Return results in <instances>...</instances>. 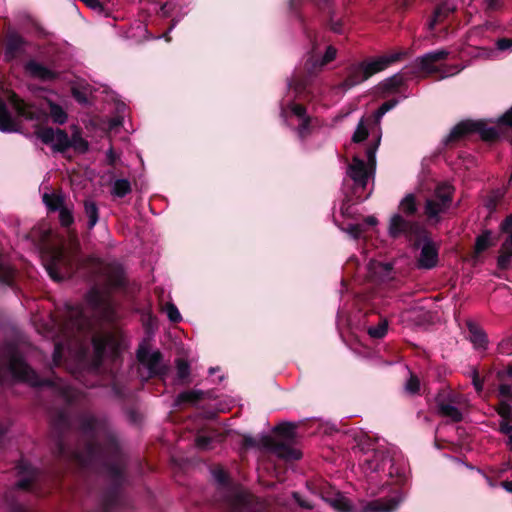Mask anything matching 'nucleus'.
<instances>
[{
  "label": "nucleus",
  "mask_w": 512,
  "mask_h": 512,
  "mask_svg": "<svg viewBox=\"0 0 512 512\" xmlns=\"http://www.w3.org/2000/svg\"><path fill=\"white\" fill-rule=\"evenodd\" d=\"M295 429L296 425L292 423H282L274 429L275 436L263 435L258 441L245 437L244 443L249 447H261L285 460H297L301 453L293 447Z\"/></svg>",
  "instance_id": "f257e3e1"
},
{
  "label": "nucleus",
  "mask_w": 512,
  "mask_h": 512,
  "mask_svg": "<svg viewBox=\"0 0 512 512\" xmlns=\"http://www.w3.org/2000/svg\"><path fill=\"white\" fill-rule=\"evenodd\" d=\"M450 52L447 49H438L425 53L414 60V66L426 75L440 73L441 78L450 77L460 73L465 66H442L441 63L448 58Z\"/></svg>",
  "instance_id": "f03ea898"
},
{
  "label": "nucleus",
  "mask_w": 512,
  "mask_h": 512,
  "mask_svg": "<svg viewBox=\"0 0 512 512\" xmlns=\"http://www.w3.org/2000/svg\"><path fill=\"white\" fill-rule=\"evenodd\" d=\"M42 259L46 271L55 281H61L72 273L74 258L64 249L50 247L43 251Z\"/></svg>",
  "instance_id": "7ed1b4c3"
},
{
  "label": "nucleus",
  "mask_w": 512,
  "mask_h": 512,
  "mask_svg": "<svg viewBox=\"0 0 512 512\" xmlns=\"http://www.w3.org/2000/svg\"><path fill=\"white\" fill-rule=\"evenodd\" d=\"M453 192L454 188L448 183L437 185L433 194L426 200V215L431 219H437L440 214L445 213L452 204Z\"/></svg>",
  "instance_id": "20e7f679"
},
{
  "label": "nucleus",
  "mask_w": 512,
  "mask_h": 512,
  "mask_svg": "<svg viewBox=\"0 0 512 512\" xmlns=\"http://www.w3.org/2000/svg\"><path fill=\"white\" fill-rule=\"evenodd\" d=\"M376 149L377 146L367 149V163L358 157H354L352 163L349 165L347 174L354 181L356 186L365 188L370 176H372L376 164Z\"/></svg>",
  "instance_id": "39448f33"
},
{
  "label": "nucleus",
  "mask_w": 512,
  "mask_h": 512,
  "mask_svg": "<svg viewBox=\"0 0 512 512\" xmlns=\"http://www.w3.org/2000/svg\"><path fill=\"white\" fill-rule=\"evenodd\" d=\"M474 132L478 133L484 140H492L498 134L495 128L487 127L482 121L465 120L453 127L445 142L457 141Z\"/></svg>",
  "instance_id": "423d86ee"
},
{
  "label": "nucleus",
  "mask_w": 512,
  "mask_h": 512,
  "mask_svg": "<svg viewBox=\"0 0 512 512\" xmlns=\"http://www.w3.org/2000/svg\"><path fill=\"white\" fill-rule=\"evenodd\" d=\"M0 90L3 91L4 96L20 116L25 118H32L31 113L27 111L26 104L21 101L14 92L8 90L4 91L2 85H0ZM14 130L15 124L6 109L4 101L0 98V131L11 132Z\"/></svg>",
  "instance_id": "0eeeda50"
},
{
  "label": "nucleus",
  "mask_w": 512,
  "mask_h": 512,
  "mask_svg": "<svg viewBox=\"0 0 512 512\" xmlns=\"http://www.w3.org/2000/svg\"><path fill=\"white\" fill-rule=\"evenodd\" d=\"M92 343L97 361H101L104 356L115 357L121 346L118 337L111 332L93 334Z\"/></svg>",
  "instance_id": "6e6552de"
},
{
  "label": "nucleus",
  "mask_w": 512,
  "mask_h": 512,
  "mask_svg": "<svg viewBox=\"0 0 512 512\" xmlns=\"http://www.w3.org/2000/svg\"><path fill=\"white\" fill-rule=\"evenodd\" d=\"M8 368L16 379L28 382L32 386L40 385L35 372L16 353L10 355Z\"/></svg>",
  "instance_id": "1a4fd4ad"
},
{
  "label": "nucleus",
  "mask_w": 512,
  "mask_h": 512,
  "mask_svg": "<svg viewBox=\"0 0 512 512\" xmlns=\"http://www.w3.org/2000/svg\"><path fill=\"white\" fill-rule=\"evenodd\" d=\"M137 358L140 364L147 369L146 378L161 374L163 371L162 356L159 351H151L141 346L137 352Z\"/></svg>",
  "instance_id": "9d476101"
},
{
  "label": "nucleus",
  "mask_w": 512,
  "mask_h": 512,
  "mask_svg": "<svg viewBox=\"0 0 512 512\" xmlns=\"http://www.w3.org/2000/svg\"><path fill=\"white\" fill-rule=\"evenodd\" d=\"M501 230L508 236L501 245L497 265L500 269L506 270L512 267V214L502 222Z\"/></svg>",
  "instance_id": "9b49d317"
},
{
  "label": "nucleus",
  "mask_w": 512,
  "mask_h": 512,
  "mask_svg": "<svg viewBox=\"0 0 512 512\" xmlns=\"http://www.w3.org/2000/svg\"><path fill=\"white\" fill-rule=\"evenodd\" d=\"M39 139L56 151H65L71 147L68 134L61 129L44 128L37 133Z\"/></svg>",
  "instance_id": "f8f14e48"
},
{
  "label": "nucleus",
  "mask_w": 512,
  "mask_h": 512,
  "mask_svg": "<svg viewBox=\"0 0 512 512\" xmlns=\"http://www.w3.org/2000/svg\"><path fill=\"white\" fill-rule=\"evenodd\" d=\"M406 55L407 52L399 51L389 55H383L368 61H363L362 64L365 68L368 78H370L372 75L385 70L393 63L400 61Z\"/></svg>",
  "instance_id": "ddd939ff"
},
{
  "label": "nucleus",
  "mask_w": 512,
  "mask_h": 512,
  "mask_svg": "<svg viewBox=\"0 0 512 512\" xmlns=\"http://www.w3.org/2000/svg\"><path fill=\"white\" fill-rule=\"evenodd\" d=\"M282 116L288 119L289 115L295 116L299 122L297 134L300 139L306 138L310 134V117L306 114V109L297 103H291L286 109H282Z\"/></svg>",
  "instance_id": "4468645a"
},
{
  "label": "nucleus",
  "mask_w": 512,
  "mask_h": 512,
  "mask_svg": "<svg viewBox=\"0 0 512 512\" xmlns=\"http://www.w3.org/2000/svg\"><path fill=\"white\" fill-rule=\"evenodd\" d=\"M88 305L97 313L101 314L104 318H111V303L107 292L100 291L93 288L87 295Z\"/></svg>",
  "instance_id": "2eb2a0df"
},
{
  "label": "nucleus",
  "mask_w": 512,
  "mask_h": 512,
  "mask_svg": "<svg viewBox=\"0 0 512 512\" xmlns=\"http://www.w3.org/2000/svg\"><path fill=\"white\" fill-rule=\"evenodd\" d=\"M417 230L418 225L416 223L404 219L399 214L393 215L390 219L388 232L391 237H411Z\"/></svg>",
  "instance_id": "dca6fc26"
},
{
  "label": "nucleus",
  "mask_w": 512,
  "mask_h": 512,
  "mask_svg": "<svg viewBox=\"0 0 512 512\" xmlns=\"http://www.w3.org/2000/svg\"><path fill=\"white\" fill-rule=\"evenodd\" d=\"M461 404V397L450 394L447 400L438 401V410L441 416L454 422H459L463 418V413L458 407Z\"/></svg>",
  "instance_id": "f3484780"
},
{
  "label": "nucleus",
  "mask_w": 512,
  "mask_h": 512,
  "mask_svg": "<svg viewBox=\"0 0 512 512\" xmlns=\"http://www.w3.org/2000/svg\"><path fill=\"white\" fill-rule=\"evenodd\" d=\"M90 326L91 321L84 316L81 308L77 307L69 311L67 329L75 330L77 334H85L86 332L90 334ZM74 337L76 341H79L80 335H75Z\"/></svg>",
  "instance_id": "a211bd4d"
},
{
  "label": "nucleus",
  "mask_w": 512,
  "mask_h": 512,
  "mask_svg": "<svg viewBox=\"0 0 512 512\" xmlns=\"http://www.w3.org/2000/svg\"><path fill=\"white\" fill-rule=\"evenodd\" d=\"M437 261L438 251L436 246L431 241H424L417 260L418 267L423 269H431L436 266Z\"/></svg>",
  "instance_id": "6ab92c4d"
},
{
  "label": "nucleus",
  "mask_w": 512,
  "mask_h": 512,
  "mask_svg": "<svg viewBox=\"0 0 512 512\" xmlns=\"http://www.w3.org/2000/svg\"><path fill=\"white\" fill-rule=\"evenodd\" d=\"M403 500L400 494L393 495L388 499H376L369 502L363 512H392Z\"/></svg>",
  "instance_id": "aec40b11"
},
{
  "label": "nucleus",
  "mask_w": 512,
  "mask_h": 512,
  "mask_svg": "<svg viewBox=\"0 0 512 512\" xmlns=\"http://www.w3.org/2000/svg\"><path fill=\"white\" fill-rule=\"evenodd\" d=\"M368 76L362 62L351 65L347 70V75L344 81L341 83V87L344 90L351 89L352 87L366 81Z\"/></svg>",
  "instance_id": "412c9836"
},
{
  "label": "nucleus",
  "mask_w": 512,
  "mask_h": 512,
  "mask_svg": "<svg viewBox=\"0 0 512 512\" xmlns=\"http://www.w3.org/2000/svg\"><path fill=\"white\" fill-rule=\"evenodd\" d=\"M455 9L456 6L450 1H444L441 3L434 11L431 20L428 22V29L430 31L434 30L435 27L442 23L451 13L455 11Z\"/></svg>",
  "instance_id": "4be33fe9"
},
{
  "label": "nucleus",
  "mask_w": 512,
  "mask_h": 512,
  "mask_svg": "<svg viewBox=\"0 0 512 512\" xmlns=\"http://www.w3.org/2000/svg\"><path fill=\"white\" fill-rule=\"evenodd\" d=\"M467 326L469 337L474 347L477 349H485L488 343L485 332L472 322H468Z\"/></svg>",
  "instance_id": "5701e85b"
},
{
  "label": "nucleus",
  "mask_w": 512,
  "mask_h": 512,
  "mask_svg": "<svg viewBox=\"0 0 512 512\" xmlns=\"http://www.w3.org/2000/svg\"><path fill=\"white\" fill-rule=\"evenodd\" d=\"M25 69L31 76L42 80H51L55 77L54 72L35 61L28 62Z\"/></svg>",
  "instance_id": "b1692460"
},
{
  "label": "nucleus",
  "mask_w": 512,
  "mask_h": 512,
  "mask_svg": "<svg viewBox=\"0 0 512 512\" xmlns=\"http://www.w3.org/2000/svg\"><path fill=\"white\" fill-rule=\"evenodd\" d=\"M102 269L106 276V282L109 288H116L123 284V275L118 267L106 266Z\"/></svg>",
  "instance_id": "393cba45"
},
{
  "label": "nucleus",
  "mask_w": 512,
  "mask_h": 512,
  "mask_svg": "<svg viewBox=\"0 0 512 512\" xmlns=\"http://www.w3.org/2000/svg\"><path fill=\"white\" fill-rule=\"evenodd\" d=\"M325 501L339 512H350L352 509L349 500L340 493L325 498Z\"/></svg>",
  "instance_id": "a878e982"
},
{
  "label": "nucleus",
  "mask_w": 512,
  "mask_h": 512,
  "mask_svg": "<svg viewBox=\"0 0 512 512\" xmlns=\"http://www.w3.org/2000/svg\"><path fill=\"white\" fill-rule=\"evenodd\" d=\"M18 469H19V474L25 476V478L20 480L16 486L19 489H27L30 485V482L32 481V479L34 477L35 471L33 470V468L31 467L30 464H28L24 461H22L18 465Z\"/></svg>",
  "instance_id": "bb28decb"
},
{
  "label": "nucleus",
  "mask_w": 512,
  "mask_h": 512,
  "mask_svg": "<svg viewBox=\"0 0 512 512\" xmlns=\"http://www.w3.org/2000/svg\"><path fill=\"white\" fill-rule=\"evenodd\" d=\"M390 461V459H388V457H384L382 454H375L373 456V459H370L369 457H367L365 460H364V470L365 471H368L370 470L371 472H376L380 469H382L385 465V462H388Z\"/></svg>",
  "instance_id": "cd10ccee"
},
{
  "label": "nucleus",
  "mask_w": 512,
  "mask_h": 512,
  "mask_svg": "<svg viewBox=\"0 0 512 512\" xmlns=\"http://www.w3.org/2000/svg\"><path fill=\"white\" fill-rule=\"evenodd\" d=\"M84 209L86 216L88 217V228L92 229L98 222V207L92 200H86L84 202Z\"/></svg>",
  "instance_id": "c85d7f7f"
},
{
  "label": "nucleus",
  "mask_w": 512,
  "mask_h": 512,
  "mask_svg": "<svg viewBox=\"0 0 512 512\" xmlns=\"http://www.w3.org/2000/svg\"><path fill=\"white\" fill-rule=\"evenodd\" d=\"M43 201L45 205L52 211H58L64 207V197L60 194H48L43 195Z\"/></svg>",
  "instance_id": "c756f323"
},
{
  "label": "nucleus",
  "mask_w": 512,
  "mask_h": 512,
  "mask_svg": "<svg viewBox=\"0 0 512 512\" xmlns=\"http://www.w3.org/2000/svg\"><path fill=\"white\" fill-rule=\"evenodd\" d=\"M131 192V184L126 179H117L112 184L111 193L116 197H124Z\"/></svg>",
  "instance_id": "7c9ffc66"
},
{
  "label": "nucleus",
  "mask_w": 512,
  "mask_h": 512,
  "mask_svg": "<svg viewBox=\"0 0 512 512\" xmlns=\"http://www.w3.org/2000/svg\"><path fill=\"white\" fill-rule=\"evenodd\" d=\"M49 113L53 122L57 124H64L67 121V113L63 108L53 102H48Z\"/></svg>",
  "instance_id": "2f4dec72"
},
{
  "label": "nucleus",
  "mask_w": 512,
  "mask_h": 512,
  "mask_svg": "<svg viewBox=\"0 0 512 512\" xmlns=\"http://www.w3.org/2000/svg\"><path fill=\"white\" fill-rule=\"evenodd\" d=\"M400 210L406 215H413L417 211L416 199L413 194H407L400 202Z\"/></svg>",
  "instance_id": "473e14b6"
},
{
  "label": "nucleus",
  "mask_w": 512,
  "mask_h": 512,
  "mask_svg": "<svg viewBox=\"0 0 512 512\" xmlns=\"http://www.w3.org/2000/svg\"><path fill=\"white\" fill-rule=\"evenodd\" d=\"M388 322L385 319L379 321V323L375 326H370L367 330L370 337L375 339H380L384 337L387 333Z\"/></svg>",
  "instance_id": "72a5a7b5"
},
{
  "label": "nucleus",
  "mask_w": 512,
  "mask_h": 512,
  "mask_svg": "<svg viewBox=\"0 0 512 512\" xmlns=\"http://www.w3.org/2000/svg\"><path fill=\"white\" fill-rule=\"evenodd\" d=\"M13 275L14 270L2 257H0V281L5 284H10Z\"/></svg>",
  "instance_id": "f704fd0d"
},
{
  "label": "nucleus",
  "mask_w": 512,
  "mask_h": 512,
  "mask_svg": "<svg viewBox=\"0 0 512 512\" xmlns=\"http://www.w3.org/2000/svg\"><path fill=\"white\" fill-rule=\"evenodd\" d=\"M201 396V391H186L178 395L176 404H181L183 402L194 404L201 398Z\"/></svg>",
  "instance_id": "c9c22d12"
},
{
  "label": "nucleus",
  "mask_w": 512,
  "mask_h": 512,
  "mask_svg": "<svg viewBox=\"0 0 512 512\" xmlns=\"http://www.w3.org/2000/svg\"><path fill=\"white\" fill-rule=\"evenodd\" d=\"M22 39L16 34H12L8 37L6 55L14 56V53L21 47Z\"/></svg>",
  "instance_id": "e433bc0d"
},
{
  "label": "nucleus",
  "mask_w": 512,
  "mask_h": 512,
  "mask_svg": "<svg viewBox=\"0 0 512 512\" xmlns=\"http://www.w3.org/2000/svg\"><path fill=\"white\" fill-rule=\"evenodd\" d=\"M491 245H492L491 233L485 232L477 237L476 244H475V250L477 253H481V252L485 251Z\"/></svg>",
  "instance_id": "4c0bfd02"
},
{
  "label": "nucleus",
  "mask_w": 512,
  "mask_h": 512,
  "mask_svg": "<svg viewBox=\"0 0 512 512\" xmlns=\"http://www.w3.org/2000/svg\"><path fill=\"white\" fill-rule=\"evenodd\" d=\"M58 211H59V219L63 226L67 227L73 223L74 217H73V212H72L71 208L64 206L61 209H59Z\"/></svg>",
  "instance_id": "58836bf2"
},
{
  "label": "nucleus",
  "mask_w": 512,
  "mask_h": 512,
  "mask_svg": "<svg viewBox=\"0 0 512 512\" xmlns=\"http://www.w3.org/2000/svg\"><path fill=\"white\" fill-rule=\"evenodd\" d=\"M368 136V130L364 124V121L363 119L359 122L354 134H353V137H352V140L356 143L358 142H362L364 141Z\"/></svg>",
  "instance_id": "ea45409f"
},
{
  "label": "nucleus",
  "mask_w": 512,
  "mask_h": 512,
  "mask_svg": "<svg viewBox=\"0 0 512 512\" xmlns=\"http://www.w3.org/2000/svg\"><path fill=\"white\" fill-rule=\"evenodd\" d=\"M402 82L403 78L400 75L396 74L384 81L383 88L387 91L395 90L400 85H402Z\"/></svg>",
  "instance_id": "a19ab883"
},
{
  "label": "nucleus",
  "mask_w": 512,
  "mask_h": 512,
  "mask_svg": "<svg viewBox=\"0 0 512 512\" xmlns=\"http://www.w3.org/2000/svg\"><path fill=\"white\" fill-rule=\"evenodd\" d=\"M497 412L503 419L512 418V403L507 402L506 400H501L499 407L497 408Z\"/></svg>",
  "instance_id": "79ce46f5"
},
{
  "label": "nucleus",
  "mask_w": 512,
  "mask_h": 512,
  "mask_svg": "<svg viewBox=\"0 0 512 512\" xmlns=\"http://www.w3.org/2000/svg\"><path fill=\"white\" fill-rule=\"evenodd\" d=\"M233 512H249L247 506V496L239 494L235 503L233 504Z\"/></svg>",
  "instance_id": "37998d69"
},
{
  "label": "nucleus",
  "mask_w": 512,
  "mask_h": 512,
  "mask_svg": "<svg viewBox=\"0 0 512 512\" xmlns=\"http://www.w3.org/2000/svg\"><path fill=\"white\" fill-rule=\"evenodd\" d=\"M164 309L170 321L178 322L181 320L180 312L174 304L167 303Z\"/></svg>",
  "instance_id": "c03bdc74"
},
{
  "label": "nucleus",
  "mask_w": 512,
  "mask_h": 512,
  "mask_svg": "<svg viewBox=\"0 0 512 512\" xmlns=\"http://www.w3.org/2000/svg\"><path fill=\"white\" fill-rule=\"evenodd\" d=\"M397 105L396 100H389L384 102L379 109L376 111L375 117L377 120L381 119L388 111L393 109Z\"/></svg>",
  "instance_id": "a18cd8bd"
},
{
  "label": "nucleus",
  "mask_w": 512,
  "mask_h": 512,
  "mask_svg": "<svg viewBox=\"0 0 512 512\" xmlns=\"http://www.w3.org/2000/svg\"><path fill=\"white\" fill-rule=\"evenodd\" d=\"M71 140V146L80 152H85L88 149V143L86 140L78 135H74Z\"/></svg>",
  "instance_id": "49530a36"
},
{
  "label": "nucleus",
  "mask_w": 512,
  "mask_h": 512,
  "mask_svg": "<svg viewBox=\"0 0 512 512\" xmlns=\"http://www.w3.org/2000/svg\"><path fill=\"white\" fill-rule=\"evenodd\" d=\"M501 400H506L512 403V387L508 384H501L498 389Z\"/></svg>",
  "instance_id": "de8ad7c7"
},
{
  "label": "nucleus",
  "mask_w": 512,
  "mask_h": 512,
  "mask_svg": "<svg viewBox=\"0 0 512 512\" xmlns=\"http://www.w3.org/2000/svg\"><path fill=\"white\" fill-rule=\"evenodd\" d=\"M190 372L189 365L185 361H178L177 363V375L178 378L184 380L188 377Z\"/></svg>",
  "instance_id": "09e8293b"
},
{
  "label": "nucleus",
  "mask_w": 512,
  "mask_h": 512,
  "mask_svg": "<svg viewBox=\"0 0 512 512\" xmlns=\"http://www.w3.org/2000/svg\"><path fill=\"white\" fill-rule=\"evenodd\" d=\"M369 269L374 274H377L378 271H384L386 274H388L391 270V266L389 264H383L380 262H371L369 264Z\"/></svg>",
  "instance_id": "8fccbe9b"
},
{
  "label": "nucleus",
  "mask_w": 512,
  "mask_h": 512,
  "mask_svg": "<svg viewBox=\"0 0 512 512\" xmlns=\"http://www.w3.org/2000/svg\"><path fill=\"white\" fill-rule=\"evenodd\" d=\"M420 383L418 378L415 376H411L405 385V389L407 392L414 394L419 391Z\"/></svg>",
  "instance_id": "3c124183"
},
{
  "label": "nucleus",
  "mask_w": 512,
  "mask_h": 512,
  "mask_svg": "<svg viewBox=\"0 0 512 512\" xmlns=\"http://www.w3.org/2000/svg\"><path fill=\"white\" fill-rule=\"evenodd\" d=\"M336 53H337L336 49L334 47H332V46H329L326 49V52H325L322 60L320 61L319 66H324L327 63H329L332 60H334L335 57H336Z\"/></svg>",
  "instance_id": "603ef678"
},
{
  "label": "nucleus",
  "mask_w": 512,
  "mask_h": 512,
  "mask_svg": "<svg viewBox=\"0 0 512 512\" xmlns=\"http://www.w3.org/2000/svg\"><path fill=\"white\" fill-rule=\"evenodd\" d=\"M211 438L208 436L200 435L196 438V445L200 449H208L210 447Z\"/></svg>",
  "instance_id": "864d4df0"
},
{
  "label": "nucleus",
  "mask_w": 512,
  "mask_h": 512,
  "mask_svg": "<svg viewBox=\"0 0 512 512\" xmlns=\"http://www.w3.org/2000/svg\"><path fill=\"white\" fill-rule=\"evenodd\" d=\"M471 376H472V384H473L475 390L478 393H480L483 389V383H482V380L479 378L478 372L476 370H473L471 372Z\"/></svg>",
  "instance_id": "5fc2aeb1"
},
{
  "label": "nucleus",
  "mask_w": 512,
  "mask_h": 512,
  "mask_svg": "<svg viewBox=\"0 0 512 512\" xmlns=\"http://www.w3.org/2000/svg\"><path fill=\"white\" fill-rule=\"evenodd\" d=\"M62 350H63V344L62 343H56L53 353V362L55 365H58L60 363L61 357H62Z\"/></svg>",
  "instance_id": "6e6d98bb"
},
{
  "label": "nucleus",
  "mask_w": 512,
  "mask_h": 512,
  "mask_svg": "<svg viewBox=\"0 0 512 512\" xmlns=\"http://www.w3.org/2000/svg\"><path fill=\"white\" fill-rule=\"evenodd\" d=\"M363 232L361 225H351L347 228V233L353 237L354 239H357Z\"/></svg>",
  "instance_id": "4d7b16f0"
},
{
  "label": "nucleus",
  "mask_w": 512,
  "mask_h": 512,
  "mask_svg": "<svg viewBox=\"0 0 512 512\" xmlns=\"http://www.w3.org/2000/svg\"><path fill=\"white\" fill-rule=\"evenodd\" d=\"M83 2L87 7H89L92 10L95 11H102L103 7L99 0H80Z\"/></svg>",
  "instance_id": "13d9d810"
},
{
  "label": "nucleus",
  "mask_w": 512,
  "mask_h": 512,
  "mask_svg": "<svg viewBox=\"0 0 512 512\" xmlns=\"http://www.w3.org/2000/svg\"><path fill=\"white\" fill-rule=\"evenodd\" d=\"M500 123L505 124L512 128V108L506 112L501 118ZM511 144H512V137H511Z\"/></svg>",
  "instance_id": "bf43d9fd"
},
{
  "label": "nucleus",
  "mask_w": 512,
  "mask_h": 512,
  "mask_svg": "<svg viewBox=\"0 0 512 512\" xmlns=\"http://www.w3.org/2000/svg\"><path fill=\"white\" fill-rule=\"evenodd\" d=\"M512 47L511 39H500L497 41L498 50L504 51Z\"/></svg>",
  "instance_id": "052dcab7"
},
{
  "label": "nucleus",
  "mask_w": 512,
  "mask_h": 512,
  "mask_svg": "<svg viewBox=\"0 0 512 512\" xmlns=\"http://www.w3.org/2000/svg\"><path fill=\"white\" fill-rule=\"evenodd\" d=\"M507 420L508 419H503V421L500 423V431L504 434L511 435L512 425Z\"/></svg>",
  "instance_id": "680f3d73"
},
{
  "label": "nucleus",
  "mask_w": 512,
  "mask_h": 512,
  "mask_svg": "<svg viewBox=\"0 0 512 512\" xmlns=\"http://www.w3.org/2000/svg\"><path fill=\"white\" fill-rule=\"evenodd\" d=\"M96 426H97V421L94 418H89L87 420V423L84 424L83 430L85 432H88L90 430L94 431V430H96Z\"/></svg>",
  "instance_id": "e2e57ef3"
},
{
  "label": "nucleus",
  "mask_w": 512,
  "mask_h": 512,
  "mask_svg": "<svg viewBox=\"0 0 512 512\" xmlns=\"http://www.w3.org/2000/svg\"><path fill=\"white\" fill-rule=\"evenodd\" d=\"M87 452H88L89 457H91V458L95 457L96 454L98 453L97 450L91 445L88 446Z\"/></svg>",
  "instance_id": "0e129e2a"
},
{
  "label": "nucleus",
  "mask_w": 512,
  "mask_h": 512,
  "mask_svg": "<svg viewBox=\"0 0 512 512\" xmlns=\"http://www.w3.org/2000/svg\"><path fill=\"white\" fill-rule=\"evenodd\" d=\"M503 488L512 493V481H505L502 483Z\"/></svg>",
  "instance_id": "69168bd1"
},
{
  "label": "nucleus",
  "mask_w": 512,
  "mask_h": 512,
  "mask_svg": "<svg viewBox=\"0 0 512 512\" xmlns=\"http://www.w3.org/2000/svg\"><path fill=\"white\" fill-rule=\"evenodd\" d=\"M331 29L336 33H341V25L338 22L331 24Z\"/></svg>",
  "instance_id": "338daca9"
},
{
  "label": "nucleus",
  "mask_w": 512,
  "mask_h": 512,
  "mask_svg": "<svg viewBox=\"0 0 512 512\" xmlns=\"http://www.w3.org/2000/svg\"><path fill=\"white\" fill-rule=\"evenodd\" d=\"M365 222L369 225H376L377 224V219L374 217V216H368L366 219H365Z\"/></svg>",
  "instance_id": "774afa93"
}]
</instances>
